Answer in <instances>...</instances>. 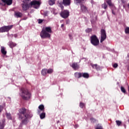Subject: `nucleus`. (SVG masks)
Masks as SVG:
<instances>
[{
    "mask_svg": "<svg viewBox=\"0 0 129 129\" xmlns=\"http://www.w3.org/2000/svg\"><path fill=\"white\" fill-rule=\"evenodd\" d=\"M82 76L84 78H88V77H89V75H88L87 73H84L82 74Z\"/></svg>",
    "mask_w": 129,
    "mask_h": 129,
    "instance_id": "obj_27",
    "label": "nucleus"
},
{
    "mask_svg": "<svg viewBox=\"0 0 129 129\" xmlns=\"http://www.w3.org/2000/svg\"><path fill=\"white\" fill-rule=\"evenodd\" d=\"M116 123L117 125H118V126H119V125H120V124H121V121H120L119 120H116Z\"/></svg>",
    "mask_w": 129,
    "mask_h": 129,
    "instance_id": "obj_33",
    "label": "nucleus"
},
{
    "mask_svg": "<svg viewBox=\"0 0 129 129\" xmlns=\"http://www.w3.org/2000/svg\"><path fill=\"white\" fill-rule=\"evenodd\" d=\"M51 34H52V28L50 27H46L43 28L40 32V36L42 39H50L51 38Z\"/></svg>",
    "mask_w": 129,
    "mask_h": 129,
    "instance_id": "obj_2",
    "label": "nucleus"
},
{
    "mask_svg": "<svg viewBox=\"0 0 129 129\" xmlns=\"http://www.w3.org/2000/svg\"><path fill=\"white\" fill-rule=\"evenodd\" d=\"M13 28V25L5 26L0 28V32L4 33L5 32H9L10 30Z\"/></svg>",
    "mask_w": 129,
    "mask_h": 129,
    "instance_id": "obj_5",
    "label": "nucleus"
},
{
    "mask_svg": "<svg viewBox=\"0 0 129 129\" xmlns=\"http://www.w3.org/2000/svg\"><path fill=\"white\" fill-rule=\"evenodd\" d=\"M30 5L31 7H33V8H34V9H39V7H40V5H41V4L39 1H34L30 3Z\"/></svg>",
    "mask_w": 129,
    "mask_h": 129,
    "instance_id": "obj_7",
    "label": "nucleus"
},
{
    "mask_svg": "<svg viewBox=\"0 0 129 129\" xmlns=\"http://www.w3.org/2000/svg\"><path fill=\"white\" fill-rule=\"evenodd\" d=\"M75 76L76 78H80L82 76V74L80 73H75Z\"/></svg>",
    "mask_w": 129,
    "mask_h": 129,
    "instance_id": "obj_22",
    "label": "nucleus"
},
{
    "mask_svg": "<svg viewBox=\"0 0 129 129\" xmlns=\"http://www.w3.org/2000/svg\"><path fill=\"white\" fill-rule=\"evenodd\" d=\"M75 3L76 5H78V4H80V3H81V0H75Z\"/></svg>",
    "mask_w": 129,
    "mask_h": 129,
    "instance_id": "obj_36",
    "label": "nucleus"
},
{
    "mask_svg": "<svg viewBox=\"0 0 129 129\" xmlns=\"http://www.w3.org/2000/svg\"><path fill=\"white\" fill-rule=\"evenodd\" d=\"M48 14H49V12L48 11H46L44 13V17H48Z\"/></svg>",
    "mask_w": 129,
    "mask_h": 129,
    "instance_id": "obj_37",
    "label": "nucleus"
},
{
    "mask_svg": "<svg viewBox=\"0 0 129 129\" xmlns=\"http://www.w3.org/2000/svg\"><path fill=\"white\" fill-rule=\"evenodd\" d=\"M14 37H15V38H17V35H16V34H15V35H14Z\"/></svg>",
    "mask_w": 129,
    "mask_h": 129,
    "instance_id": "obj_45",
    "label": "nucleus"
},
{
    "mask_svg": "<svg viewBox=\"0 0 129 129\" xmlns=\"http://www.w3.org/2000/svg\"><path fill=\"white\" fill-rule=\"evenodd\" d=\"M60 7L61 8V9H63L64 8V7L62 5H60Z\"/></svg>",
    "mask_w": 129,
    "mask_h": 129,
    "instance_id": "obj_42",
    "label": "nucleus"
},
{
    "mask_svg": "<svg viewBox=\"0 0 129 129\" xmlns=\"http://www.w3.org/2000/svg\"><path fill=\"white\" fill-rule=\"evenodd\" d=\"M47 73H48L47 69H44L42 70L41 74H42V75H43V76H45V75H46L47 74Z\"/></svg>",
    "mask_w": 129,
    "mask_h": 129,
    "instance_id": "obj_21",
    "label": "nucleus"
},
{
    "mask_svg": "<svg viewBox=\"0 0 129 129\" xmlns=\"http://www.w3.org/2000/svg\"><path fill=\"white\" fill-rule=\"evenodd\" d=\"M96 129H103V128H102V126H101V124H99L96 127Z\"/></svg>",
    "mask_w": 129,
    "mask_h": 129,
    "instance_id": "obj_32",
    "label": "nucleus"
},
{
    "mask_svg": "<svg viewBox=\"0 0 129 129\" xmlns=\"http://www.w3.org/2000/svg\"><path fill=\"white\" fill-rule=\"evenodd\" d=\"M62 4L64 6H70L71 0H63Z\"/></svg>",
    "mask_w": 129,
    "mask_h": 129,
    "instance_id": "obj_14",
    "label": "nucleus"
},
{
    "mask_svg": "<svg viewBox=\"0 0 129 129\" xmlns=\"http://www.w3.org/2000/svg\"><path fill=\"white\" fill-rule=\"evenodd\" d=\"M91 121L92 122H94V121H95V119L92 118H91Z\"/></svg>",
    "mask_w": 129,
    "mask_h": 129,
    "instance_id": "obj_40",
    "label": "nucleus"
},
{
    "mask_svg": "<svg viewBox=\"0 0 129 129\" xmlns=\"http://www.w3.org/2000/svg\"><path fill=\"white\" fill-rule=\"evenodd\" d=\"M102 9H104V10H106L107 8V4L104 3V4H102Z\"/></svg>",
    "mask_w": 129,
    "mask_h": 129,
    "instance_id": "obj_26",
    "label": "nucleus"
},
{
    "mask_svg": "<svg viewBox=\"0 0 129 129\" xmlns=\"http://www.w3.org/2000/svg\"><path fill=\"white\" fill-rule=\"evenodd\" d=\"M63 27H64V24H61V28H63Z\"/></svg>",
    "mask_w": 129,
    "mask_h": 129,
    "instance_id": "obj_44",
    "label": "nucleus"
},
{
    "mask_svg": "<svg viewBox=\"0 0 129 129\" xmlns=\"http://www.w3.org/2000/svg\"><path fill=\"white\" fill-rule=\"evenodd\" d=\"M91 24H93L95 23V22L93 20H91Z\"/></svg>",
    "mask_w": 129,
    "mask_h": 129,
    "instance_id": "obj_43",
    "label": "nucleus"
},
{
    "mask_svg": "<svg viewBox=\"0 0 129 129\" xmlns=\"http://www.w3.org/2000/svg\"><path fill=\"white\" fill-rule=\"evenodd\" d=\"M91 31H92V29H91V28H87V29H86V33H90Z\"/></svg>",
    "mask_w": 129,
    "mask_h": 129,
    "instance_id": "obj_34",
    "label": "nucleus"
},
{
    "mask_svg": "<svg viewBox=\"0 0 129 129\" xmlns=\"http://www.w3.org/2000/svg\"><path fill=\"white\" fill-rule=\"evenodd\" d=\"M60 16L63 19H66L69 17V11L64 10L60 13Z\"/></svg>",
    "mask_w": 129,
    "mask_h": 129,
    "instance_id": "obj_8",
    "label": "nucleus"
},
{
    "mask_svg": "<svg viewBox=\"0 0 129 129\" xmlns=\"http://www.w3.org/2000/svg\"><path fill=\"white\" fill-rule=\"evenodd\" d=\"M90 17L92 19L94 18L95 20H97V16H96V13L94 12L90 14Z\"/></svg>",
    "mask_w": 129,
    "mask_h": 129,
    "instance_id": "obj_18",
    "label": "nucleus"
},
{
    "mask_svg": "<svg viewBox=\"0 0 129 129\" xmlns=\"http://www.w3.org/2000/svg\"><path fill=\"white\" fill-rule=\"evenodd\" d=\"M22 8H23V11H27V10L29 9V5H28V4L27 3H24V4H23L22 5Z\"/></svg>",
    "mask_w": 129,
    "mask_h": 129,
    "instance_id": "obj_16",
    "label": "nucleus"
},
{
    "mask_svg": "<svg viewBox=\"0 0 129 129\" xmlns=\"http://www.w3.org/2000/svg\"><path fill=\"white\" fill-rule=\"evenodd\" d=\"M85 106V104L82 102L80 103V107H81V108H83V107H84Z\"/></svg>",
    "mask_w": 129,
    "mask_h": 129,
    "instance_id": "obj_31",
    "label": "nucleus"
},
{
    "mask_svg": "<svg viewBox=\"0 0 129 129\" xmlns=\"http://www.w3.org/2000/svg\"><path fill=\"white\" fill-rule=\"evenodd\" d=\"M8 45H9L10 48H13V47H16V46H17V44L13 42H9Z\"/></svg>",
    "mask_w": 129,
    "mask_h": 129,
    "instance_id": "obj_20",
    "label": "nucleus"
},
{
    "mask_svg": "<svg viewBox=\"0 0 129 129\" xmlns=\"http://www.w3.org/2000/svg\"><path fill=\"white\" fill-rule=\"evenodd\" d=\"M91 43L93 46H96L99 45V40L96 35H93L90 38Z\"/></svg>",
    "mask_w": 129,
    "mask_h": 129,
    "instance_id": "obj_4",
    "label": "nucleus"
},
{
    "mask_svg": "<svg viewBox=\"0 0 129 129\" xmlns=\"http://www.w3.org/2000/svg\"><path fill=\"white\" fill-rule=\"evenodd\" d=\"M117 66H118V64H117V63H114L113 64V67L114 68H117Z\"/></svg>",
    "mask_w": 129,
    "mask_h": 129,
    "instance_id": "obj_38",
    "label": "nucleus"
},
{
    "mask_svg": "<svg viewBox=\"0 0 129 129\" xmlns=\"http://www.w3.org/2000/svg\"><path fill=\"white\" fill-rule=\"evenodd\" d=\"M3 3H5V4H7L8 6H11L12 4H13V1L12 0H2Z\"/></svg>",
    "mask_w": 129,
    "mask_h": 129,
    "instance_id": "obj_15",
    "label": "nucleus"
},
{
    "mask_svg": "<svg viewBox=\"0 0 129 129\" xmlns=\"http://www.w3.org/2000/svg\"><path fill=\"white\" fill-rule=\"evenodd\" d=\"M1 52L3 55H6L7 54V50H6V48L3 46H1Z\"/></svg>",
    "mask_w": 129,
    "mask_h": 129,
    "instance_id": "obj_19",
    "label": "nucleus"
},
{
    "mask_svg": "<svg viewBox=\"0 0 129 129\" xmlns=\"http://www.w3.org/2000/svg\"><path fill=\"white\" fill-rule=\"evenodd\" d=\"M47 71L48 74H51V73H53V70L52 69H49L47 70Z\"/></svg>",
    "mask_w": 129,
    "mask_h": 129,
    "instance_id": "obj_29",
    "label": "nucleus"
},
{
    "mask_svg": "<svg viewBox=\"0 0 129 129\" xmlns=\"http://www.w3.org/2000/svg\"><path fill=\"white\" fill-rule=\"evenodd\" d=\"M6 125V119H4L0 122V129H4Z\"/></svg>",
    "mask_w": 129,
    "mask_h": 129,
    "instance_id": "obj_12",
    "label": "nucleus"
},
{
    "mask_svg": "<svg viewBox=\"0 0 129 129\" xmlns=\"http://www.w3.org/2000/svg\"><path fill=\"white\" fill-rule=\"evenodd\" d=\"M2 111H3V107L2 106V105H0V113L2 112Z\"/></svg>",
    "mask_w": 129,
    "mask_h": 129,
    "instance_id": "obj_41",
    "label": "nucleus"
},
{
    "mask_svg": "<svg viewBox=\"0 0 129 129\" xmlns=\"http://www.w3.org/2000/svg\"><path fill=\"white\" fill-rule=\"evenodd\" d=\"M23 14L21 12H15L14 14V16L15 18H22Z\"/></svg>",
    "mask_w": 129,
    "mask_h": 129,
    "instance_id": "obj_13",
    "label": "nucleus"
},
{
    "mask_svg": "<svg viewBox=\"0 0 129 129\" xmlns=\"http://www.w3.org/2000/svg\"><path fill=\"white\" fill-rule=\"evenodd\" d=\"M45 116H46V114L44 112L40 114V117L41 119H43V118H45Z\"/></svg>",
    "mask_w": 129,
    "mask_h": 129,
    "instance_id": "obj_24",
    "label": "nucleus"
},
{
    "mask_svg": "<svg viewBox=\"0 0 129 129\" xmlns=\"http://www.w3.org/2000/svg\"><path fill=\"white\" fill-rule=\"evenodd\" d=\"M27 2H29V0H26Z\"/></svg>",
    "mask_w": 129,
    "mask_h": 129,
    "instance_id": "obj_46",
    "label": "nucleus"
},
{
    "mask_svg": "<svg viewBox=\"0 0 129 129\" xmlns=\"http://www.w3.org/2000/svg\"><path fill=\"white\" fill-rule=\"evenodd\" d=\"M81 10L83 13L87 12V8L83 5H81Z\"/></svg>",
    "mask_w": 129,
    "mask_h": 129,
    "instance_id": "obj_17",
    "label": "nucleus"
},
{
    "mask_svg": "<svg viewBox=\"0 0 129 129\" xmlns=\"http://www.w3.org/2000/svg\"><path fill=\"white\" fill-rule=\"evenodd\" d=\"M71 66L74 70L79 69V64L77 63L74 62L72 64H71Z\"/></svg>",
    "mask_w": 129,
    "mask_h": 129,
    "instance_id": "obj_11",
    "label": "nucleus"
},
{
    "mask_svg": "<svg viewBox=\"0 0 129 129\" xmlns=\"http://www.w3.org/2000/svg\"><path fill=\"white\" fill-rule=\"evenodd\" d=\"M124 31L125 34H129V27H125L124 29Z\"/></svg>",
    "mask_w": 129,
    "mask_h": 129,
    "instance_id": "obj_30",
    "label": "nucleus"
},
{
    "mask_svg": "<svg viewBox=\"0 0 129 129\" xmlns=\"http://www.w3.org/2000/svg\"><path fill=\"white\" fill-rule=\"evenodd\" d=\"M18 117L22 119V122L23 124H27L29 122V118H31L33 115L31 114L29 110L22 108L19 110Z\"/></svg>",
    "mask_w": 129,
    "mask_h": 129,
    "instance_id": "obj_1",
    "label": "nucleus"
},
{
    "mask_svg": "<svg viewBox=\"0 0 129 129\" xmlns=\"http://www.w3.org/2000/svg\"><path fill=\"white\" fill-rule=\"evenodd\" d=\"M19 95L24 100H29V99L32 97L31 93L29 92L28 89L25 88H21L20 89Z\"/></svg>",
    "mask_w": 129,
    "mask_h": 129,
    "instance_id": "obj_3",
    "label": "nucleus"
},
{
    "mask_svg": "<svg viewBox=\"0 0 129 129\" xmlns=\"http://www.w3.org/2000/svg\"><path fill=\"white\" fill-rule=\"evenodd\" d=\"M56 0H49V4L50 6H53L55 4V2Z\"/></svg>",
    "mask_w": 129,
    "mask_h": 129,
    "instance_id": "obj_25",
    "label": "nucleus"
},
{
    "mask_svg": "<svg viewBox=\"0 0 129 129\" xmlns=\"http://www.w3.org/2000/svg\"><path fill=\"white\" fill-rule=\"evenodd\" d=\"M121 91H122V92H123V93H125V89H124V88H123V87H121Z\"/></svg>",
    "mask_w": 129,
    "mask_h": 129,
    "instance_id": "obj_35",
    "label": "nucleus"
},
{
    "mask_svg": "<svg viewBox=\"0 0 129 129\" xmlns=\"http://www.w3.org/2000/svg\"><path fill=\"white\" fill-rule=\"evenodd\" d=\"M38 109L39 110H38L37 113L38 114H40V113H41V111H44V110H45L44 105L43 104L40 105L38 107Z\"/></svg>",
    "mask_w": 129,
    "mask_h": 129,
    "instance_id": "obj_10",
    "label": "nucleus"
},
{
    "mask_svg": "<svg viewBox=\"0 0 129 129\" xmlns=\"http://www.w3.org/2000/svg\"><path fill=\"white\" fill-rule=\"evenodd\" d=\"M6 115L8 119H9L10 120H12V115H11V113H6Z\"/></svg>",
    "mask_w": 129,
    "mask_h": 129,
    "instance_id": "obj_23",
    "label": "nucleus"
},
{
    "mask_svg": "<svg viewBox=\"0 0 129 129\" xmlns=\"http://www.w3.org/2000/svg\"><path fill=\"white\" fill-rule=\"evenodd\" d=\"M92 67L94 69H96V70H99V66H98L97 64H94L92 66Z\"/></svg>",
    "mask_w": 129,
    "mask_h": 129,
    "instance_id": "obj_28",
    "label": "nucleus"
},
{
    "mask_svg": "<svg viewBox=\"0 0 129 129\" xmlns=\"http://www.w3.org/2000/svg\"><path fill=\"white\" fill-rule=\"evenodd\" d=\"M107 4L109 6V7H111L112 8V13L113 15H115V13L113 12V9H115V7H114V5L111 3V0H106V1Z\"/></svg>",
    "mask_w": 129,
    "mask_h": 129,
    "instance_id": "obj_9",
    "label": "nucleus"
},
{
    "mask_svg": "<svg viewBox=\"0 0 129 129\" xmlns=\"http://www.w3.org/2000/svg\"><path fill=\"white\" fill-rule=\"evenodd\" d=\"M43 23V20L42 19L38 20V24H42Z\"/></svg>",
    "mask_w": 129,
    "mask_h": 129,
    "instance_id": "obj_39",
    "label": "nucleus"
},
{
    "mask_svg": "<svg viewBox=\"0 0 129 129\" xmlns=\"http://www.w3.org/2000/svg\"><path fill=\"white\" fill-rule=\"evenodd\" d=\"M101 39L100 43H102L106 39V32L104 29H101L100 32Z\"/></svg>",
    "mask_w": 129,
    "mask_h": 129,
    "instance_id": "obj_6",
    "label": "nucleus"
}]
</instances>
